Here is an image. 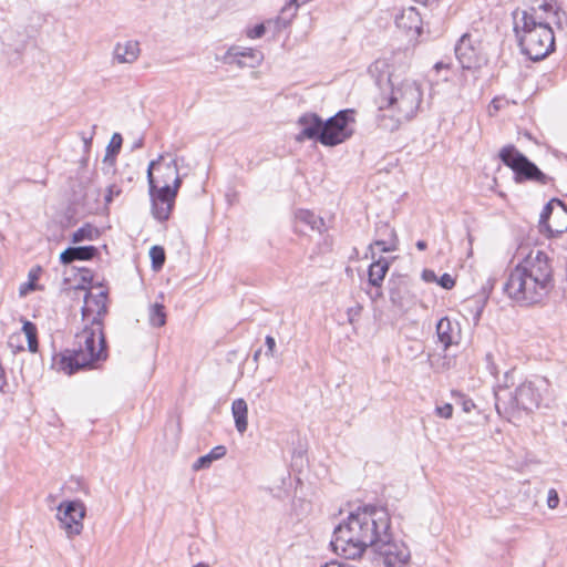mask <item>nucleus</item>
I'll return each instance as SVG.
<instances>
[{
	"label": "nucleus",
	"mask_w": 567,
	"mask_h": 567,
	"mask_svg": "<svg viewBox=\"0 0 567 567\" xmlns=\"http://www.w3.org/2000/svg\"><path fill=\"white\" fill-rule=\"evenodd\" d=\"M60 260L63 265H70L72 264L73 261L76 260L75 256H73V254H70L68 255L66 254V249L63 250L61 254H60Z\"/></svg>",
	"instance_id": "50"
},
{
	"label": "nucleus",
	"mask_w": 567,
	"mask_h": 567,
	"mask_svg": "<svg viewBox=\"0 0 567 567\" xmlns=\"http://www.w3.org/2000/svg\"><path fill=\"white\" fill-rule=\"evenodd\" d=\"M143 146V138H138L137 141L134 142L133 144V148H140Z\"/></svg>",
	"instance_id": "54"
},
{
	"label": "nucleus",
	"mask_w": 567,
	"mask_h": 567,
	"mask_svg": "<svg viewBox=\"0 0 567 567\" xmlns=\"http://www.w3.org/2000/svg\"><path fill=\"white\" fill-rule=\"evenodd\" d=\"M539 401L540 394L529 381L519 384L514 394L506 393L505 389L495 392V408L499 414L515 410L533 411L538 406Z\"/></svg>",
	"instance_id": "5"
},
{
	"label": "nucleus",
	"mask_w": 567,
	"mask_h": 567,
	"mask_svg": "<svg viewBox=\"0 0 567 567\" xmlns=\"http://www.w3.org/2000/svg\"><path fill=\"white\" fill-rule=\"evenodd\" d=\"M43 286H20V289H19V297L20 298H24L27 297L30 292H33L35 290H39L41 289Z\"/></svg>",
	"instance_id": "48"
},
{
	"label": "nucleus",
	"mask_w": 567,
	"mask_h": 567,
	"mask_svg": "<svg viewBox=\"0 0 567 567\" xmlns=\"http://www.w3.org/2000/svg\"><path fill=\"white\" fill-rule=\"evenodd\" d=\"M422 20L420 13L413 7L402 9L395 16V25L411 35H419L421 33Z\"/></svg>",
	"instance_id": "17"
},
{
	"label": "nucleus",
	"mask_w": 567,
	"mask_h": 567,
	"mask_svg": "<svg viewBox=\"0 0 567 567\" xmlns=\"http://www.w3.org/2000/svg\"><path fill=\"white\" fill-rule=\"evenodd\" d=\"M455 56L463 69H475L481 65L482 56L478 50L473 45L471 35L465 33L455 45Z\"/></svg>",
	"instance_id": "15"
},
{
	"label": "nucleus",
	"mask_w": 567,
	"mask_h": 567,
	"mask_svg": "<svg viewBox=\"0 0 567 567\" xmlns=\"http://www.w3.org/2000/svg\"><path fill=\"white\" fill-rule=\"evenodd\" d=\"M368 72L371 78L374 79L375 84L379 87H382L384 83L389 84V86L394 83L399 79V75H395L390 72V65L384 59L375 60L368 69Z\"/></svg>",
	"instance_id": "20"
},
{
	"label": "nucleus",
	"mask_w": 567,
	"mask_h": 567,
	"mask_svg": "<svg viewBox=\"0 0 567 567\" xmlns=\"http://www.w3.org/2000/svg\"><path fill=\"white\" fill-rule=\"evenodd\" d=\"M503 293H505L513 302L520 306V296L526 288H536V286H499Z\"/></svg>",
	"instance_id": "34"
},
{
	"label": "nucleus",
	"mask_w": 567,
	"mask_h": 567,
	"mask_svg": "<svg viewBox=\"0 0 567 567\" xmlns=\"http://www.w3.org/2000/svg\"><path fill=\"white\" fill-rule=\"evenodd\" d=\"M22 332L27 338L29 350L37 352L39 348L37 326L29 320H23Z\"/></svg>",
	"instance_id": "31"
},
{
	"label": "nucleus",
	"mask_w": 567,
	"mask_h": 567,
	"mask_svg": "<svg viewBox=\"0 0 567 567\" xmlns=\"http://www.w3.org/2000/svg\"><path fill=\"white\" fill-rule=\"evenodd\" d=\"M265 343L267 347L266 355L274 357L275 349H276V341L271 336H267L265 339Z\"/></svg>",
	"instance_id": "47"
},
{
	"label": "nucleus",
	"mask_w": 567,
	"mask_h": 567,
	"mask_svg": "<svg viewBox=\"0 0 567 567\" xmlns=\"http://www.w3.org/2000/svg\"><path fill=\"white\" fill-rule=\"evenodd\" d=\"M231 412L235 420L236 430L239 433H245L247 431L248 421V406L244 399H237L231 404Z\"/></svg>",
	"instance_id": "23"
},
{
	"label": "nucleus",
	"mask_w": 567,
	"mask_h": 567,
	"mask_svg": "<svg viewBox=\"0 0 567 567\" xmlns=\"http://www.w3.org/2000/svg\"><path fill=\"white\" fill-rule=\"evenodd\" d=\"M494 287H495V286H489L488 291H489V292H492V290H493V288H494Z\"/></svg>",
	"instance_id": "61"
},
{
	"label": "nucleus",
	"mask_w": 567,
	"mask_h": 567,
	"mask_svg": "<svg viewBox=\"0 0 567 567\" xmlns=\"http://www.w3.org/2000/svg\"><path fill=\"white\" fill-rule=\"evenodd\" d=\"M436 275L433 270H430V269H424L422 271V279L426 282H436Z\"/></svg>",
	"instance_id": "49"
},
{
	"label": "nucleus",
	"mask_w": 567,
	"mask_h": 567,
	"mask_svg": "<svg viewBox=\"0 0 567 567\" xmlns=\"http://www.w3.org/2000/svg\"><path fill=\"white\" fill-rule=\"evenodd\" d=\"M123 143L122 135L120 133H114L111 137L110 144L107 145V154L105 156V161L111 157L118 154L121 151Z\"/></svg>",
	"instance_id": "36"
},
{
	"label": "nucleus",
	"mask_w": 567,
	"mask_h": 567,
	"mask_svg": "<svg viewBox=\"0 0 567 567\" xmlns=\"http://www.w3.org/2000/svg\"><path fill=\"white\" fill-rule=\"evenodd\" d=\"M260 355V350L256 351L254 354V360L257 361Z\"/></svg>",
	"instance_id": "57"
},
{
	"label": "nucleus",
	"mask_w": 567,
	"mask_h": 567,
	"mask_svg": "<svg viewBox=\"0 0 567 567\" xmlns=\"http://www.w3.org/2000/svg\"><path fill=\"white\" fill-rule=\"evenodd\" d=\"M227 453V450L224 445L215 446L208 454L203 455L193 463L192 470L197 472L204 468L210 467L214 461L223 458Z\"/></svg>",
	"instance_id": "25"
},
{
	"label": "nucleus",
	"mask_w": 567,
	"mask_h": 567,
	"mask_svg": "<svg viewBox=\"0 0 567 567\" xmlns=\"http://www.w3.org/2000/svg\"><path fill=\"white\" fill-rule=\"evenodd\" d=\"M297 125L300 127L296 136L297 142L310 140L322 143L323 120L317 113L307 112L302 114L298 118Z\"/></svg>",
	"instance_id": "14"
},
{
	"label": "nucleus",
	"mask_w": 567,
	"mask_h": 567,
	"mask_svg": "<svg viewBox=\"0 0 567 567\" xmlns=\"http://www.w3.org/2000/svg\"><path fill=\"white\" fill-rule=\"evenodd\" d=\"M483 296H484L485 299L487 298V292H486L485 288H484V291H483Z\"/></svg>",
	"instance_id": "59"
},
{
	"label": "nucleus",
	"mask_w": 567,
	"mask_h": 567,
	"mask_svg": "<svg viewBox=\"0 0 567 567\" xmlns=\"http://www.w3.org/2000/svg\"><path fill=\"white\" fill-rule=\"evenodd\" d=\"M391 303L398 310H404L411 303V297L405 286H386Z\"/></svg>",
	"instance_id": "24"
},
{
	"label": "nucleus",
	"mask_w": 567,
	"mask_h": 567,
	"mask_svg": "<svg viewBox=\"0 0 567 567\" xmlns=\"http://www.w3.org/2000/svg\"><path fill=\"white\" fill-rule=\"evenodd\" d=\"M512 17L518 44L530 60L540 61L554 51V31L543 16H536L535 7L529 11L516 9Z\"/></svg>",
	"instance_id": "4"
},
{
	"label": "nucleus",
	"mask_w": 567,
	"mask_h": 567,
	"mask_svg": "<svg viewBox=\"0 0 567 567\" xmlns=\"http://www.w3.org/2000/svg\"><path fill=\"white\" fill-rule=\"evenodd\" d=\"M264 55L251 48L231 47L227 50L224 62L236 63L239 68H255L261 63Z\"/></svg>",
	"instance_id": "16"
},
{
	"label": "nucleus",
	"mask_w": 567,
	"mask_h": 567,
	"mask_svg": "<svg viewBox=\"0 0 567 567\" xmlns=\"http://www.w3.org/2000/svg\"><path fill=\"white\" fill-rule=\"evenodd\" d=\"M352 110H341L336 115L323 120L322 128V145L323 146H337L353 134V130L350 124L354 123Z\"/></svg>",
	"instance_id": "8"
},
{
	"label": "nucleus",
	"mask_w": 567,
	"mask_h": 567,
	"mask_svg": "<svg viewBox=\"0 0 567 567\" xmlns=\"http://www.w3.org/2000/svg\"><path fill=\"white\" fill-rule=\"evenodd\" d=\"M499 158L513 169L516 182L534 181L545 185L550 179L524 154L518 152L514 145L504 146L499 151Z\"/></svg>",
	"instance_id": "7"
},
{
	"label": "nucleus",
	"mask_w": 567,
	"mask_h": 567,
	"mask_svg": "<svg viewBox=\"0 0 567 567\" xmlns=\"http://www.w3.org/2000/svg\"><path fill=\"white\" fill-rule=\"evenodd\" d=\"M436 336L443 347V350H446L450 346L458 342V323L452 322L449 318L440 319L436 324Z\"/></svg>",
	"instance_id": "19"
},
{
	"label": "nucleus",
	"mask_w": 567,
	"mask_h": 567,
	"mask_svg": "<svg viewBox=\"0 0 567 567\" xmlns=\"http://www.w3.org/2000/svg\"><path fill=\"white\" fill-rule=\"evenodd\" d=\"M41 270L39 266L32 267L28 272V281L25 284H37Z\"/></svg>",
	"instance_id": "46"
},
{
	"label": "nucleus",
	"mask_w": 567,
	"mask_h": 567,
	"mask_svg": "<svg viewBox=\"0 0 567 567\" xmlns=\"http://www.w3.org/2000/svg\"><path fill=\"white\" fill-rule=\"evenodd\" d=\"M391 233V237H392V241L391 243H386L384 240H375L374 241V245L380 247L382 251L386 252V251H393L396 249V245H395V241H396V236H395V231L394 229H391L390 230Z\"/></svg>",
	"instance_id": "39"
},
{
	"label": "nucleus",
	"mask_w": 567,
	"mask_h": 567,
	"mask_svg": "<svg viewBox=\"0 0 567 567\" xmlns=\"http://www.w3.org/2000/svg\"><path fill=\"white\" fill-rule=\"evenodd\" d=\"M194 567H208L207 564L205 563H198L197 565H195Z\"/></svg>",
	"instance_id": "58"
},
{
	"label": "nucleus",
	"mask_w": 567,
	"mask_h": 567,
	"mask_svg": "<svg viewBox=\"0 0 567 567\" xmlns=\"http://www.w3.org/2000/svg\"><path fill=\"white\" fill-rule=\"evenodd\" d=\"M158 165V161H152L147 168V181L150 196L152 202V214L155 219L165 221L169 218L177 195L176 189H171L167 181L158 186V181L154 177L153 168Z\"/></svg>",
	"instance_id": "6"
},
{
	"label": "nucleus",
	"mask_w": 567,
	"mask_h": 567,
	"mask_svg": "<svg viewBox=\"0 0 567 567\" xmlns=\"http://www.w3.org/2000/svg\"><path fill=\"white\" fill-rule=\"evenodd\" d=\"M122 193V189L121 187H118L117 185L113 184V185H110L107 187V193L105 195V203L106 204H110L114 197H117L120 196Z\"/></svg>",
	"instance_id": "41"
},
{
	"label": "nucleus",
	"mask_w": 567,
	"mask_h": 567,
	"mask_svg": "<svg viewBox=\"0 0 567 567\" xmlns=\"http://www.w3.org/2000/svg\"><path fill=\"white\" fill-rule=\"evenodd\" d=\"M390 529V517L384 508L367 506L351 513L346 523L333 530L332 550L346 559H357L368 547L378 544Z\"/></svg>",
	"instance_id": "1"
},
{
	"label": "nucleus",
	"mask_w": 567,
	"mask_h": 567,
	"mask_svg": "<svg viewBox=\"0 0 567 567\" xmlns=\"http://www.w3.org/2000/svg\"><path fill=\"white\" fill-rule=\"evenodd\" d=\"M421 102L420 84L411 79H398L390 85V93L380 102L378 126L386 132L396 131L416 114Z\"/></svg>",
	"instance_id": "3"
},
{
	"label": "nucleus",
	"mask_w": 567,
	"mask_h": 567,
	"mask_svg": "<svg viewBox=\"0 0 567 567\" xmlns=\"http://www.w3.org/2000/svg\"><path fill=\"white\" fill-rule=\"evenodd\" d=\"M416 247H417V249H420V250H424V249L426 248V243H425L424 240H419V241L416 243Z\"/></svg>",
	"instance_id": "53"
},
{
	"label": "nucleus",
	"mask_w": 567,
	"mask_h": 567,
	"mask_svg": "<svg viewBox=\"0 0 567 567\" xmlns=\"http://www.w3.org/2000/svg\"><path fill=\"white\" fill-rule=\"evenodd\" d=\"M436 284H455V279L450 274H443L440 279L436 278Z\"/></svg>",
	"instance_id": "51"
},
{
	"label": "nucleus",
	"mask_w": 567,
	"mask_h": 567,
	"mask_svg": "<svg viewBox=\"0 0 567 567\" xmlns=\"http://www.w3.org/2000/svg\"><path fill=\"white\" fill-rule=\"evenodd\" d=\"M555 219H558V220L557 221L555 220L554 227H556L557 225H560L563 223V219L560 217H557L556 215H555Z\"/></svg>",
	"instance_id": "56"
},
{
	"label": "nucleus",
	"mask_w": 567,
	"mask_h": 567,
	"mask_svg": "<svg viewBox=\"0 0 567 567\" xmlns=\"http://www.w3.org/2000/svg\"><path fill=\"white\" fill-rule=\"evenodd\" d=\"M71 271L73 272V277H66L64 278L63 284H71V281H74V284H101L100 281L94 282V275L92 270L83 267H72Z\"/></svg>",
	"instance_id": "28"
},
{
	"label": "nucleus",
	"mask_w": 567,
	"mask_h": 567,
	"mask_svg": "<svg viewBox=\"0 0 567 567\" xmlns=\"http://www.w3.org/2000/svg\"><path fill=\"white\" fill-rule=\"evenodd\" d=\"M86 507L82 501H64L58 506L56 518L66 537L72 539L83 530Z\"/></svg>",
	"instance_id": "11"
},
{
	"label": "nucleus",
	"mask_w": 567,
	"mask_h": 567,
	"mask_svg": "<svg viewBox=\"0 0 567 567\" xmlns=\"http://www.w3.org/2000/svg\"><path fill=\"white\" fill-rule=\"evenodd\" d=\"M389 261L380 257L379 259L374 260L370 266L368 270V284H379L382 281L385 277V274L389 270Z\"/></svg>",
	"instance_id": "26"
},
{
	"label": "nucleus",
	"mask_w": 567,
	"mask_h": 567,
	"mask_svg": "<svg viewBox=\"0 0 567 567\" xmlns=\"http://www.w3.org/2000/svg\"><path fill=\"white\" fill-rule=\"evenodd\" d=\"M549 279L550 267L546 256L538 251L534 259L525 260L512 271L507 284H527V280L533 284H548Z\"/></svg>",
	"instance_id": "9"
},
{
	"label": "nucleus",
	"mask_w": 567,
	"mask_h": 567,
	"mask_svg": "<svg viewBox=\"0 0 567 567\" xmlns=\"http://www.w3.org/2000/svg\"><path fill=\"white\" fill-rule=\"evenodd\" d=\"M150 257L154 269L161 268L165 262V251L161 246H153L150 249Z\"/></svg>",
	"instance_id": "35"
},
{
	"label": "nucleus",
	"mask_w": 567,
	"mask_h": 567,
	"mask_svg": "<svg viewBox=\"0 0 567 567\" xmlns=\"http://www.w3.org/2000/svg\"><path fill=\"white\" fill-rule=\"evenodd\" d=\"M140 52V43L128 40L124 43H116L113 55L118 63H133L137 60Z\"/></svg>",
	"instance_id": "22"
},
{
	"label": "nucleus",
	"mask_w": 567,
	"mask_h": 567,
	"mask_svg": "<svg viewBox=\"0 0 567 567\" xmlns=\"http://www.w3.org/2000/svg\"><path fill=\"white\" fill-rule=\"evenodd\" d=\"M266 32V28L262 23L257 24L255 28L247 31V37L250 39L261 38Z\"/></svg>",
	"instance_id": "43"
},
{
	"label": "nucleus",
	"mask_w": 567,
	"mask_h": 567,
	"mask_svg": "<svg viewBox=\"0 0 567 567\" xmlns=\"http://www.w3.org/2000/svg\"><path fill=\"white\" fill-rule=\"evenodd\" d=\"M99 231L91 224H85L80 227L72 235L73 243H81L83 240H93L95 236H97Z\"/></svg>",
	"instance_id": "33"
},
{
	"label": "nucleus",
	"mask_w": 567,
	"mask_h": 567,
	"mask_svg": "<svg viewBox=\"0 0 567 567\" xmlns=\"http://www.w3.org/2000/svg\"><path fill=\"white\" fill-rule=\"evenodd\" d=\"M436 413L441 417L450 419L453 414V406L450 403H445L444 405L436 408Z\"/></svg>",
	"instance_id": "44"
},
{
	"label": "nucleus",
	"mask_w": 567,
	"mask_h": 567,
	"mask_svg": "<svg viewBox=\"0 0 567 567\" xmlns=\"http://www.w3.org/2000/svg\"><path fill=\"white\" fill-rule=\"evenodd\" d=\"M442 287L446 288V289H451L453 286L446 285V286H442Z\"/></svg>",
	"instance_id": "60"
},
{
	"label": "nucleus",
	"mask_w": 567,
	"mask_h": 567,
	"mask_svg": "<svg viewBox=\"0 0 567 567\" xmlns=\"http://www.w3.org/2000/svg\"><path fill=\"white\" fill-rule=\"evenodd\" d=\"M549 286H536V288H526L520 296V306H530L540 302L549 292Z\"/></svg>",
	"instance_id": "27"
},
{
	"label": "nucleus",
	"mask_w": 567,
	"mask_h": 567,
	"mask_svg": "<svg viewBox=\"0 0 567 567\" xmlns=\"http://www.w3.org/2000/svg\"><path fill=\"white\" fill-rule=\"evenodd\" d=\"M148 322L154 328H161L166 323L165 307L159 302H154L148 309Z\"/></svg>",
	"instance_id": "30"
},
{
	"label": "nucleus",
	"mask_w": 567,
	"mask_h": 567,
	"mask_svg": "<svg viewBox=\"0 0 567 567\" xmlns=\"http://www.w3.org/2000/svg\"><path fill=\"white\" fill-rule=\"evenodd\" d=\"M79 289L86 290L87 287L90 289L85 292L84 296V305L82 307L81 313L82 319L85 321V324L100 323L102 328H104L103 320L107 315V300H109V291L100 290L97 293L92 291V288H102L103 286H75Z\"/></svg>",
	"instance_id": "12"
},
{
	"label": "nucleus",
	"mask_w": 567,
	"mask_h": 567,
	"mask_svg": "<svg viewBox=\"0 0 567 567\" xmlns=\"http://www.w3.org/2000/svg\"><path fill=\"white\" fill-rule=\"evenodd\" d=\"M558 505H559V495L555 488H550L548 491V496H547V506L550 509H555V508H557Z\"/></svg>",
	"instance_id": "40"
},
{
	"label": "nucleus",
	"mask_w": 567,
	"mask_h": 567,
	"mask_svg": "<svg viewBox=\"0 0 567 567\" xmlns=\"http://www.w3.org/2000/svg\"><path fill=\"white\" fill-rule=\"evenodd\" d=\"M360 290L364 292L371 301H377L383 296L382 286H365L364 289L361 287Z\"/></svg>",
	"instance_id": "38"
},
{
	"label": "nucleus",
	"mask_w": 567,
	"mask_h": 567,
	"mask_svg": "<svg viewBox=\"0 0 567 567\" xmlns=\"http://www.w3.org/2000/svg\"><path fill=\"white\" fill-rule=\"evenodd\" d=\"M457 403L462 405L464 412L468 413L472 409L475 408V404L471 399L465 398L464 395H458Z\"/></svg>",
	"instance_id": "45"
},
{
	"label": "nucleus",
	"mask_w": 567,
	"mask_h": 567,
	"mask_svg": "<svg viewBox=\"0 0 567 567\" xmlns=\"http://www.w3.org/2000/svg\"><path fill=\"white\" fill-rule=\"evenodd\" d=\"M485 361H486V368L488 369L489 373L493 377H497L498 373H499V370H498L497 365L495 364L493 354L492 353H487L485 355Z\"/></svg>",
	"instance_id": "42"
},
{
	"label": "nucleus",
	"mask_w": 567,
	"mask_h": 567,
	"mask_svg": "<svg viewBox=\"0 0 567 567\" xmlns=\"http://www.w3.org/2000/svg\"><path fill=\"white\" fill-rule=\"evenodd\" d=\"M7 344L11 349L12 353H17L24 350L22 336L19 332L9 336Z\"/></svg>",
	"instance_id": "37"
},
{
	"label": "nucleus",
	"mask_w": 567,
	"mask_h": 567,
	"mask_svg": "<svg viewBox=\"0 0 567 567\" xmlns=\"http://www.w3.org/2000/svg\"><path fill=\"white\" fill-rule=\"evenodd\" d=\"M539 230L548 237L567 231V207L560 199L553 198L544 206L539 217Z\"/></svg>",
	"instance_id": "10"
},
{
	"label": "nucleus",
	"mask_w": 567,
	"mask_h": 567,
	"mask_svg": "<svg viewBox=\"0 0 567 567\" xmlns=\"http://www.w3.org/2000/svg\"><path fill=\"white\" fill-rule=\"evenodd\" d=\"M66 254H73L79 261L90 260L97 254V248L94 246L69 247Z\"/></svg>",
	"instance_id": "32"
},
{
	"label": "nucleus",
	"mask_w": 567,
	"mask_h": 567,
	"mask_svg": "<svg viewBox=\"0 0 567 567\" xmlns=\"http://www.w3.org/2000/svg\"><path fill=\"white\" fill-rule=\"evenodd\" d=\"M161 159H163V155H159L158 157V165L153 168V171H156L157 173H161L159 176H154L158 181V186L163 185V181H167V184L169 185V182H173V186H171V189H176L178 192L181 185H182V178L178 174V166L176 159H172L165 164H161Z\"/></svg>",
	"instance_id": "18"
},
{
	"label": "nucleus",
	"mask_w": 567,
	"mask_h": 567,
	"mask_svg": "<svg viewBox=\"0 0 567 567\" xmlns=\"http://www.w3.org/2000/svg\"><path fill=\"white\" fill-rule=\"evenodd\" d=\"M374 544L373 548L384 559L388 567H402L410 559V550L403 543L392 542L388 532H384V537Z\"/></svg>",
	"instance_id": "13"
},
{
	"label": "nucleus",
	"mask_w": 567,
	"mask_h": 567,
	"mask_svg": "<svg viewBox=\"0 0 567 567\" xmlns=\"http://www.w3.org/2000/svg\"><path fill=\"white\" fill-rule=\"evenodd\" d=\"M540 10L545 13H553L555 18V23L559 29L563 28V18H566V12L557 4L556 0H545L542 4L536 9Z\"/></svg>",
	"instance_id": "29"
},
{
	"label": "nucleus",
	"mask_w": 567,
	"mask_h": 567,
	"mask_svg": "<svg viewBox=\"0 0 567 567\" xmlns=\"http://www.w3.org/2000/svg\"><path fill=\"white\" fill-rule=\"evenodd\" d=\"M306 226L310 230H316L318 233H322L324 230V221L321 217L315 215V213L307 209H299L296 213V229L299 233H306V229L302 227Z\"/></svg>",
	"instance_id": "21"
},
{
	"label": "nucleus",
	"mask_w": 567,
	"mask_h": 567,
	"mask_svg": "<svg viewBox=\"0 0 567 567\" xmlns=\"http://www.w3.org/2000/svg\"><path fill=\"white\" fill-rule=\"evenodd\" d=\"M322 567H350V566L346 565V564H339V563H336V561H331V563H327Z\"/></svg>",
	"instance_id": "52"
},
{
	"label": "nucleus",
	"mask_w": 567,
	"mask_h": 567,
	"mask_svg": "<svg viewBox=\"0 0 567 567\" xmlns=\"http://www.w3.org/2000/svg\"><path fill=\"white\" fill-rule=\"evenodd\" d=\"M415 1L423 3V4H430V3L436 2L437 0H415Z\"/></svg>",
	"instance_id": "55"
},
{
	"label": "nucleus",
	"mask_w": 567,
	"mask_h": 567,
	"mask_svg": "<svg viewBox=\"0 0 567 567\" xmlns=\"http://www.w3.org/2000/svg\"><path fill=\"white\" fill-rule=\"evenodd\" d=\"M76 348L65 350L53 357L52 367L68 375L83 369L95 367L107 358V347L103 328L100 323L85 324L75 336Z\"/></svg>",
	"instance_id": "2"
}]
</instances>
